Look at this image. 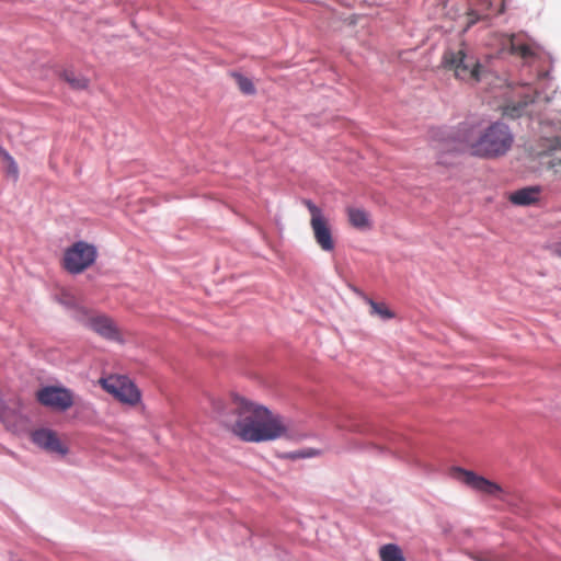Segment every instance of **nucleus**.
Wrapping results in <instances>:
<instances>
[{"label":"nucleus","instance_id":"1","mask_svg":"<svg viewBox=\"0 0 561 561\" xmlns=\"http://www.w3.org/2000/svg\"><path fill=\"white\" fill-rule=\"evenodd\" d=\"M214 410L221 422L244 442L275 440L287 437L290 433V422L287 419L239 396H233L229 413L220 400L214 402Z\"/></svg>","mask_w":561,"mask_h":561},{"label":"nucleus","instance_id":"2","mask_svg":"<svg viewBox=\"0 0 561 561\" xmlns=\"http://www.w3.org/2000/svg\"><path fill=\"white\" fill-rule=\"evenodd\" d=\"M514 142V136L507 125L501 122L485 128H476L469 123L462 124L450 137L447 150L469 151L473 156L497 158L504 156Z\"/></svg>","mask_w":561,"mask_h":561},{"label":"nucleus","instance_id":"3","mask_svg":"<svg viewBox=\"0 0 561 561\" xmlns=\"http://www.w3.org/2000/svg\"><path fill=\"white\" fill-rule=\"evenodd\" d=\"M443 64L446 69L454 71L457 79L470 84L480 82L486 73L485 68L468 53L463 45L447 49Z\"/></svg>","mask_w":561,"mask_h":561},{"label":"nucleus","instance_id":"4","mask_svg":"<svg viewBox=\"0 0 561 561\" xmlns=\"http://www.w3.org/2000/svg\"><path fill=\"white\" fill-rule=\"evenodd\" d=\"M302 203L310 215V228L316 243L323 252L334 251L335 240L330 218L322 208L310 199H304Z\"/></svg>","mask_w":561,"mask_h":561},{"label":"nucleus","instance_id":"5","mask_svg":"<svg viewBox=\"0 0 561 561\" xmlns=\"http://www.w3.org/2000/svg\"><path fill=\"white\" fill-rule=\"evenodd\" d=\"M95 257L96 249L94 245L79 241L65 252L64 266L68 272L78 274L88 268L95 261Z\"/></svg>","mask_w":561,"mask_h":561},{"label":"nucleus","instance_id":"6","mask_svg":"<svg viewBox=\"0 0 561 561\" xmlns=\"http://www.w3.org/2000/svg\"><path fill=\"white\" fill-rule=\"evenodd\" d=\"M541 136L546 140L548 161L551 168L561 165V119L547 118L541 123Z\"/></svg>","mask_w":561,"mask_h":561},{"label":"nucleus","instance_id":"7","mask_svg":"<svg viewBox=\"0 0 561 561\" xmlns=\"http://www.w3.org/2000/svg\"><path fill=\"white\" fill-rule=\"evenodd\" d=\"M100 383L105 391L114 396L121 402L136 404L140 400V392L125 376L101 378Z\"/></svg>","mask_w":561,"mask_h":561},{"label":"nucleus","instance_id":"8","mask_svg":"<svg viewBox=\"0 0 561 561\" xmlns=\"http://www.w3.org/2000/svg\"><path fill=\"white\" fill-rule=\"evenodd\" d=\"M450 476L453 479L466 484L477 492L494 497H501V494L503 493L502 488L495 482L460 467L451 468Z\"/></svg>","mask_w":561,"mask_h":561},{"label":"nucleus","instance_id":"9","mask_svg":"<svg viewBox=\"0 0 561 561\" xmlns=\"http://www.w3.org/2000/svg\"><path fill=\"white\" fill-rule=\"evenodd\" d=\"M31 440L39 449L49 455L62 458L69 453V447L59 437L58 433L47 427L34 430L31 433Z\"/></svg>","mask_w":561,"mask_h":561},{"label":"nucleus","instance_id":"10","mask_svg":"<svg viewBox=\"0 0 561 561\" xmlns=\"http://www.w3.org/2000/svg\"><path fill=\"white\" fill-rule=\"evenodd\" d=\"M501 50L519 55L526 62L533 64L541 58L540 49L534 43L525 41L522 35H501Z\"/></svg>","mask_w":561,"mask_h":561},{"label":"nucleus","instance_id":"11","mask_svg":"<svg viewBox=\"0 0 561 561\" xmlns=\"http://www.w3.org/2000/svg\"><path fill=\"white\" fill-rule=\"evenodd\" d=\"M38 401L55 410L65 411L73 404L72 393L65 388L45 387L37 392Z\"/></svg>","mask_w":561,"mask_h":561},{"label":"nucleus","instance_id":"12","mask_svg":"<svg viewBox=\"0 0 561 561\" xmlns=\"http://www.w3.org/2000/svg\"><path fill=\"white\" fill-rule=\"evenodd\" d=\"M88 325L95 333L101 335L102 337L116 342L124 343V339L115 325L112 319L106 316H94L89 319Z\"/></svg>","mask_w":561,"mask_h":561},{"label":"nucleus","instance_id":"13","mask_svg":"<svg viewBox=\"0 0 561 561\" xmlns=\"http://www.w3.org/2000/svg\"><path fill=\"white\" fill-rule=\"evenodd\" d=\"M539 188L536 186L524 187L510 195V201L519 206L533 205L539 199Z\"/></svg>","mask_w":561,"mask_h":561},{"label":"nucleus","instance_id":"14","mask_svg":"<svg viewBox=\"0 0 561 561\" xmlns=\"http://www.w3.org/2000/svg\"><path fill=\"white\" fill-rule=\"evenodd\" d=\"M347 216L351 225L357 229L365 230L369 229L371 226L370 216L363 208L348 207Z\"/></svg>","mask_w":561,"mask_h":561},{"label":"nucleus","instance_id":"15","mask_svg":"<svg viewBox=\"0 0 561 561\" xmlns=\"http://www.w3.org/2000/svg\"><path fill=\"white\" fill-rule=\"evenodd\" d=\"M0 162L2 163V169L5 173V176L12 180L13 182H16L20 176L18 163L15 162L13 157L2 147H0Z\"/></svg>","mask_w":561,"mask_h":561},{"label":"nucleus","instance_id":"16","mask_svg":"<svg viewBox=\"0 0 561 561\" xmlns=\"http://www.w3.org/2000/svg\"><path fill=\"white\" fill-rule=\"evenodd\" d=\"M379 557L381 561H405L401 548L394 543H387L380 547Z\"/></svg>","mask_w":561,"mask_h":561},{"label":"nucleus","instance_id":"17","mask_svg":"<svg viewBox=\"0 0 561 561\" xmlns=\"http://www.w3.org/2000/svg\"><path fill=\"white\" fill-rule=\"evenodd\" d=\"M534 100H535L534 96L526 95L525 100L523 102H519V103H516V104L515 103L507 104L504 107V115H506L508 117H512V118L522 116L526 112V106L529 103L534 102Z\"/></svg>","mask_w":561,"mask_h":561},{"label":"nucleus","instance_id":"18","mask_svg":"<svg viewBox=\"0 0 561 561\" xmlns=\"http://www.w3.org/2000/svg\"><path fill=\"white\" fill-rule=\"evenodd\" d=\"M368 304L371 308V314L377 316L382 320H389L394 317L393 312L385 304H379L371 299L368 300Z\"/></svg>","mask_w":561,"mask_h":561},{"label":"nucleus","instance_id":"19","mask_svg":"<svg viewBox=\"0 0 561 561\" xmlns=\"http://www.w3.org/2000/svg\"><path fill=\"white\" fill-rule=\"evenodd\" d=\"M64 78L73 89L77 90L84 89L88 85V80L85 78L75 73L71 70L65 71Z\"/></svg>","mask_w":561,"mask_h":561},{"label":"nucleus","instance_id":"20","mask_svg":"<svg viewBox=\"0 0 561 561\" xmlns=\"http://www.w3.org/2000/svg\"><path fill=\"white\" fill-rule=\"evenodd\" d=\"M233 78H234L236 83L241 92H243L244 94H253L254 93V91H255L254 84L249 78H247L240 73H234Z\"/></svg>","mask_w":561,"mask_h":561},{"label":"nucleus","instance_id":"21","mask_svg":"<svg viewBox=\"0 0 561 561\" xmlns=\"http://www.w3.org/2000/svg\"><path fill=\"white\" fill-rule=\"evenodd\" d=\"M58 301L69 309H77L79 307L77 297L70 290H61L58 296Z\"/></svg>","mask_w":561,"mask_h":561},{"label":"nucleus","instance_id":"22","mask_svg":"<svg viewBox=\"0 0 561 561\" xmlns=\"http://www.w3.org/2000/svg\"><path fill=\"white\" fill-rule=\"evenodd\" d=\"M321 454L319 449L316 448H302L290 454V458L293 459H302V458H313L318 457Z\"/></svg>","mask_w":561,"mask_h":561},{"label":"nucleus","instance_id":"23","mask_svg":"<svg viewBox=\"0 0 561 561\" xmlns=\"http://www.w3.org/2000/svg\"><path fill=\"white\" fill-rule=\"evenodd\" d=\"M553 252L561 257V241L553 245Z\"/></svg>","mask_w":561,"mask_h":561},{"label":"nucleus","instance_id":"24","mask_svg":"<svg viewBox=\"0 0 561 561\" xmlns=\"http://www.w3.org/2000/svg\"><path fill=\"white\" fill-rule=\"evenodd\" d=\"M503 10H504V0H500L497 13L503 12Z\"/></svg>","mask_w":561,"mask_h":561},{"label":"nucleus","instance_id":"25","mask_svg":"<svg viewBox=\"0 0 561 561\" xmlns=\"http://www.w3.org/2000/svg\"><path fill=\"white\" fill-rule=\"evenodd\" d=\"M546 76H548V73H547V72H543V73L539 75V80H541V79H542L543 77H546Z\"/></svg>","mask_w":561,"mask_h":561},{"label":"nucleus","instance_id":"26","mask_svg":"<svg viewBox=\"0 0 561 561\" xmlns=\"http://www.w3.org/2000/svg\"><path fill=\"white\" fill-rule=\"evenodd\" d=\"M479 561H491V560H489V559L488 560L486 559H479Z\"/></svg>","mask_w":561,"mask_h":561}]
</instances>
